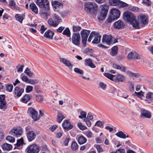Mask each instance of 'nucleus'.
<instances>
[{"instance_id":"1","label":"nucleus","mask_w":153,"mask_h":153,"mask_svg":"<svg viewBox=\"0 0 153 153\" xmlns=\"http://www.w3.org/2000/svg\"><path fill=\"white\" fill-rule=\"evenodd\" d=\"M85 10L88 13H95L98 10V6L94 2H88L84 4Z\"/></svg>"},{"instance_id":"2","label":"nucleus","mask_w":153,"mask_h":153,"mask_svg":"<svg viewBox=\"0 0 153 153\" xmlns=\"http://www.w3.org/2000/svg\"><path fill=\"white\" fill-rule=\"evenodd\" d=\"M102 42L104 43L110 45L117 42V41L111 35H105L102 37Z\"/></svg>"},{"instance_id":"3","label":"nucleus","mask_w":153,"mask_h":153,"mask_svg":"<svg viewBox=\"0 0 153 153\" xmlns=\"http://www.w3.org/2000/svg\"><path fill=\"white\" fill-rule=\"evenodd\" d=\"M36 3L40 8L48 10L49 9L48 1V0H37Z\"/></svg>"},{"instance_id":"4","label":"nucleus","mask_w":153,"mask_h":153,"mask_svg":"<svg viewBox=\"0 0 153 153\" xmlns=\"http://www.w3.org/2000/svg\"><path fill=\"white\" fill-rule=\"evenodd\" d=\"M89 33V31L85 30H83L81 32L80 34L82 38V42L84 47L86 46L87 38Z\"/></svg>"},{"instance_id":"5","label":"nucleus","mask_w":153,"mask_h":153,"mask_svg":"<svg viewBox=\"0 0 153 153\" xmlns=\"http://www.w3.org/2000/svg\"><path fill=\"white\" fill-rule=\"evenodd\" d=\"M28 113L34 121H36L39 120L38 113L33 108L31 107H29L28 109Z\"/></svg>"},{"instance_id":"6","label":"nucleus","mask_w":153,"mask_h":153,"mask_svg":"<svg viewBox=\"0 0 153 153\" xmlns=\"http://www.w3.org/2000/svg\"><path fill=\"white\" fill-rule=\"evenodd\" d=\"M22 130L21 128H14L9 132L10 134L16 137L20 136L22 133Z\"/></svg>"},{"instance_id":"7","label":"nucleus","mask_w":153,"mask_h":153,"mask_svg":"<svg viewBox=\"0 0 153 153\" xmlns=\"http://www.w3.org/2000/svg\"><path fill=\"white\" fill-rule=\"evenodd\" d=\"M123 17L126 21L130 23L131 22L135 17L133 14L130 12H126L124 13Z\"/></svg>"},{"instance_id":"8","label":"nucleus","mask_w":153,"mask_h":153,"mask_svg":"<svg viewBox=\"0 0 153 153\" xmlns=\"http://www.w3.org/2000/svg\"><path fill=\"white\" fill-rule=\"evenodd\" d=\"M127 57L129 59L138 60L141 59L142 56L136 52L134 51L129 52L127 56Z\"/></svg>"},{"instance_id":"9","label":"nucleus","mask_w":153,"mask_h":153,"mask_svg":"<svg viewBox=\"0 0 153 153\" xmlns=\"http://www.w3.org/2000/svg\"><path fill=\"white\" fill-rule=\"evenodd\" d=\"M80 35L79 33H73L72 37V42L75 45H79L80 44Z\"/></svg>"},{"instance_id":"10","label":"nucleus","mask_w":153,"mask_h":153,"mask_svg":"<svg viewBox=\"0 0 153 153\" xmlns=\"http://www.w3.org/2000/svg\"><path fill=\"white\" fill-rule=\"evenodd\" d=\"M27 151L28 153H38L39 149L37 145L33 144L27 147Z\"/></svg>"},{"instance_id":"11","label":"nucleus","mask_w":153,"mask_h":153,"mask_svg":"<svg viewBox=\"0 0 153 153\" xmlns=\"http://www.w3.org/2000/svg\"><path fill=\"white\" fill-rule=\"evenodd\" d=\"M141 117L147 118H150L151 117L150 112L144 108L141 109Z\"/></svg>"},{"instance_id":"12","label":"nucleus","mask_w":153,"mask_h":153,"mask_svg":"<svg viewBox=\"0 0 153 153\" xmlns=\"http://www.w3.org/2000/svg\"><path fill=\"white\" fill-rule=\"evenodd\" d=\"M138 21L140 23V26L142 27L147 24L148 22L147 17L145 15H142L139 16Z\"/></svg>"},{"instance_id":"13","label":"nucleus","mask_w":153,"mask_h":153,"mask_svg":"<svg viewBox=\"0 0 153 153\" xmlns=\"http://www.w3.org/2000/svg\"><path fill=\"white\" fill-rule=\"evenodd\" d=\"M111 15L114 18L117 19L120 16V12L116 8L112 9L111 10Z\"/></svg>"},{"instance_id":"14","label":"nucleus","mask_w":153,"mask_h":153,"mask_svg":"<svg viewBox=\"0 0 153 153\" xmlns=\"http://www.w3.org/2000/svg\"><path fill=\"white\" fill-rule=\"evenodd\" d=\"M24 91V89L21 88L19 87H16L13 92L15 97H19L22 94Z\"/></svg>"},{"instance_id":"15","label":"nucleus","mask_w":153,"mask_h":153,"mask_svg":"<svg viewBox=\"0 0 153 153\" xmlns=\"http://www.w3.org/2000/svg\"><path fill=\"white\" fill-rule=\"evenodd\" d=\"M59 61L61 62L65 65L69 69H71L72 68V65L71 62L67 59L63 58H60Z\"/></svg>"},{"instance_id":"16","label":"nucleus","mask_w":153,"mask_h":153,"mask_svg":"<svg viewBox=\"0 0 153 153\" xmlns=\"http://www.w3.org/2000/svg\"><path fill=\"white\" fill-rule=\"evenodd\" d=\"M27 136L28 141H31L35 138L36 134L34 131H28Z\"/></svg>"},{"instance_id":"17","label":"nucleus","mask_w":153,"mask_h":153,"mask_svg":"<svg viewBox=\"0 0 153 153\" xmlns=\"http://www.w3.org/2000/svg\"><path fill=\"white\" fill-rule=\"evenodd\" d=\"M29 10H31L32 12L35 14H37L38 13V8L36 4L33 2H32L30 4Z\"/></svg>"},{"instance_id":"18","label":"nucleus","mask_w":153,"mask_h":153,"mask_svg":"<svg viewBox=\"0 0 153 153\" xmlns=\"http://www.w3.org/2000/svg\"><path fill=\"white\" fill-rule=\"evenodd\" d=\"M125 27V25L122 21L118 20L114 24V27L118 29H122Z\"/></svg>"},{"instance_id":"19","label":"nucleus","mask_w":153,"mask_h":153,"mask_svg":"<svg viewBox=\"0 0 153 153\" xmlns=\"http://www.w3.org/2000/svg\"><path fill=\"white\" fill-rule=\"evenodd\" d=\"M63 128L66 130L71 129L73 127V126L71 124L70 122L67 120H65L62 124Z\"/></svg>"},{"instance_id":"20","label":"nucleus","mask_w":153,"mask_h":153,"mask_svg":"<svg viewBox=\"0 0 153 153\" xmlns=\"http://www.w3.org/2000/svg\"><path fill=\"white\" fill-rule=\"evenodd\" d=\"M5 95H0V108H4L6 107V102L5 100Z\"/></svg>"},{"instance_id":"21","label":"nucleus","mask_w":153,"mask_h":153,"mask_svg":"<svg viewBox=\"0 0 153 153\" xmlns=\"http://www.w3.org/2000/svg\"><path fill=\"white\" fill-rule=\"evenodd\" d=\"M54 33L49 30H47L45 33L44 36L47 39H52Z\"/></svg>"},{"instance_id":"22","label":"nucleus","mask_w":153,"mask_h":153,"mask_svg":"<svg viewBox=\"0 0 153 153\" xmlns=\"http://www.w3.org/2000/svg\"><path fill=\"white\" fill-rule=\"evenodd\" d=\"M97 33L95 34L94 36V39L92 42L93 44H98L99 43L101 39V36L99 35V33L96 32Z\"/></svg>"},{"instance_id":"23","label":"nucleus","mask_w":153,"mask_h":153,"mask_svg":"<svg viewBox=\"0 0 153 153\" xmlns=\"http://www.w3.org/2000/svg\"><path fill=\"white\" fill-rule=\"evenodd\" d=\"M112 67L115 69H119L123 72H125L126 68L124 66L119 65L115 63H113L112 64Z\"/></svg>"},{"instance_id":"24","label":"nucleus","mask_w":153,"mask_h":153,"mask_svg":"<svg viewBox=\"0 0 153 153\" xmlns=\"http://www.w3.org/2000/svg\"><path fill=\"white\" fill-rule=\"evenodd\" d=\"M64 118V117L62 113L60 111H58L56 118L57 121L59 123H60Z\"/></svg>"},{"instance_id":"25","label":"nucleus","mask_w":153,"mask_h":153,"mask_svg":"<svg viewBox=\"0 0 153 153\" xmlns=\"http://www.w3.org/2000/svg\"><path fill=\"white\" fill-rule=\"evenodd\" d=\"M53 6L55 9L62 8L63 7V5L59 2L55 1L52 2Z\"/></svg>"},{"instance_id":"26","label":"nucleus","mask_w":153,"mask_h":153,"mask_svg":"<svg viewBox=\"0 0 153 153\" xmlns=\"http://www.w3.org/2000/svg\"><path fill=\"white\" fill-rule=\"evenodd\" d=\"M48 23L49 26L53 27H56L59 25L58 22L54 21L52 19H49Z\"/></svg>"},{"instance_id":"27","label":"nucleus","mask_w":153,"mask_h":153,"mask_svg":"<svg viewBox=\"0 0 153 153\" xmlns=\"http://www.w3.org/2000/svg\"><path fill=\"white\" fill-rule=\"evenodd\" d=\"M130 23L132 25L133 27L136 29L139 28L141 27H142L140 26V23L139 22H137L135 19L132 21Z\"/></svg>"},{"instance_id":"28","label":"nucleus","mask_w":153,"mask_h":153,"mask_svg":"<svg viewBox=\"0 0 153 153\" xmlns=\"http://www.w3.org/2000/svg\"><path fill=\"white\" fill-rule=\"evenodd\" d=\"M85 62L86 65L92 68H94L96 67L95 65L93 63L90 59H85Z\"/></svg>"},{"instance_id":"29","label":"nucleus","mask_w":153,"mask_h":153,"mask_svg":"<svg viewBox=\"0 0 153 153\" xmlns=\"http://www.w3.org/2000/svg\"><path fill=\"white\" fill-rule=\"evenodd\" d=\"M100 7L101 9V12L106 14H107L109 8L108 5L106 4L102 5L100 6Z\"/></svg>"},{"instance_id":"30","label":"nucleus","mask_w":153,"mask_h":153,"mask_svg":"<svg viewBox=\"0 0 153 153\" xmlns=\"http://www.w3.org/2000/svg\"><path fill=\"white\" fill-rule=\"evenodd\" d=\"M87 141V139L85 137L81 135L79 137L78 142L79 144L81 145L85 143Z\"/></svg>"},{"instance_id":"31","label":"nucleus","mask_w":153,"mask_h":153,"mask_svg":"<svg viewBox=\"0 0 153 153\" xmlns=\"http://www.w3.org/2000/svg\"><path fill=\"white\" fill-rule=\"evenodd\" d=\"M2 149L4 150L9 151L12 148L11 145L8 143H4L2 145Z\"/></svg>"},{"instance_id":"32","label":"nucleus","mask_w":153,"mask_h":153,"mask_svg":"<svg viewBox=\"0 0 153 153\" xmlns=\"http://www.w3.org/2000/svg\"><path fill=\"white\" fill-rule=\"evenodd\" d=\"M111 51L110 53L111 55L114 56L116 55L117 53L118 47L117 46H115L112 47L111 49Z\"/></svg>"},{"instance_id":"33","label":"nucleus","mask_w":153,"mask_h":153,"mask_svg":"<svg viewBox=\"0 0 153 153\" xmlns=\"http://www.w3.org/2000/svg\"><path fill=\"white\" fill-rule=\"evenodd\" d=\"M31 96L26 94L22 97V101L26 103L31 99Z\"/></svg>"},{"instance_id":"34","label":"nucleus","mask_w":153,"mask_h":153,"mask_svg":"<svg viewBox=\"0 0 153 153\" xmlns=\"http://www.w3.org/2000/svg\"><path fill=\"white\" fill-rule=\"evenodd\" d=\"M25 73L28 76H35V74L33 71H30V69L27 68L25 71Z\"/></svg>"},{"instance_id":"35","label":"nucleus","mask_w":153,"mask_h":153,"mask_svg":"<svg viewBox=\"0 0 153 153\" xmlns=\"http://www.w3.org/2000/svg\"><path fill=\"white\" fill-rule=\"evenodd\" d=\"M146 100L147 101L153 100V93H148L146 96Z\"/></svg>"},{"instance_id":"36","label":"nucleus","mask_w":153,"mask_h":153,"mask_svg":"<svg viewBox=\"0 0 153 153\" xmlns=\"http://www.w3.org/2000/svg\"><path fill=\"white\" fill-rule=\"evenodd\" d=\"M107 14L102 12H100V14L97 16L98 19L100 20H104L106 18Z\"/></svg>"},{"instance_id":"37","label":"nucleus","mask_w":153,"mask_h":153,"mask_svg":"<svg viewBox=\"0 0 153 153\" xmlns=\"http://www.w3.org/2000/svg\"><path fill=\"white\" fill-rule=\"evenodd\" d=\"M134 94L140 99H142L144 97L143 93L142 91L139 92H135L134 93Z\"/></svg>"},{"instance_id":"38","label":"nucleus","mask_w":153,"mask_h":153,"mask_svg":"<svg viewBox=\"0 0 153 153\" xmlns=\"http://www.w3.org/2000/svg\"><path fill=\"white\" fill-rule=\"evenodd\" d=\"M62 34L70 37L71 33L69 28L68 27L66 28L63 32Z\"/></svg>"},{"instance_id":"39","label":"nucleus","mask_w":153,"mask_h":153,"mask_svg":"<svg viewBox=\"0 0 153 153\" xmlns=\"http://www.w3.org/2000/svg\"><path fill=\"white\" fill-rule=\"evenodd\" d=\"M119 1L117 0H109V3L112 6H117L119 5Z\"/></svg>"},{"instance_id":"40","label":"nucleus","mask_w":153,"mask_h":153,"mask_svg":"<svg viewBox=\"0 0 153 153\" xmlns=\"http://www.w3.org/2000/svg\"><path fill=\"white\" fill-rule=\"evenodd\" d=\"M15 18L16 20L19 22L20 23H22V21L23 19V17L20 14H16L15 15Z\"/></svg>"},{"instance_id":"41","label":"nucleus","mask_w":153,"mask_h":153,"mask_svg":"<svg viewBox=\"0 0 153 153\" xmlns=\"http://www.w3.org/2000/svg\"><path fill=\"white\" fill-rule=\"evenodd\" d=\"M116 135L121 138H125L126 137V135L122 131H120L116 133Z\"/></svg>"},{"instance_id":"42","label":"nucleus","mask_w":153,"mask_h":153,"mask_svg":"<svg viewBox=\"0 0 153 153\" xmlns=\"http://www.w3.org/2000/svg\"><path fill=\"white\" fill-rule=\"evenodd\" d=\"M80 115L79 116V118L82 119H84L86 118L87 113L86 112L82 111L80 113Z\"/></svg>"},{"instance_id":"43","label":"nucleus","mask_w":153,"mask_h":153,"mask_svg":"<svg viewBox=\"0 0 153 153\" xmlns=\"http://www.w3.org/2000/svg\"><path fill=\"white\" fill-rule=\"evenodd\" d=\"M39 82V80L36 79H29L28 83L32 85H35L38 84Z\"/></svg>"},{"instance_id":"44","label":"nucleus","mask_w":153,"mask_h":153,"mask_svg":"<svg viewBox=\"0 0 153 153\" xmlns=\"http://www.w3.org/2000/svg\"><path fill=\"white\" fill-rule=\"evenodd\" d=\"M128 75L131 77H138L139 76V74L137 73H133L130 71L127 72Z\"/></svg>"},{"instance_id":"45","label":"nucleus","mask_w":153,"mask_h":153,"mask_svg":"<svg viewBox=\"0 0 153 153\" xmlns=\"http://www.w3.org/2000/svg\"><path fill=\"white\" fill-rule=\"evenodd\" d=\"M33 89V87L31 85H28L26 86L25 91L27 93H29L32 91Z\"/></svg>"},{"instance_id":"46","label":"nucleus","mask_w":153,"mask_h":153,"mask_svg":"<svg viewBox=\"0 0 153 153\" xmlns=\"http://www.w3.org/2000/svg\"><path fill=\"white\" fill-rule=\"evenodd\" d=\"M125 79V77L122 75H119L116 77V79L119 82H123Z\"/></svg>"},{"instance_id":"47","label":"nucleus","mask_w":153,"mask_h":153,"mask_svg":"<svg viewBox=\"0 0 153 153\" xmlns=\"http://www.w3.org/2000/svg\"><path fill=\"white\" fill-rule=\"evenodd\" d=\"M71 147L73 150H76L77 149L78 147L77 143L75 142H72L71 145Z\"/></svg>"},{"instance_id":"48","label":"nucleus","mask_w":153,"mask_h":153,"mask_svg":"<svg viewBox=\"0 0 153 153\" xmlns=\"http://www.w3.org/2000/svg\"><path fill=\"white\" fill-rule=\"evenodd\" d=\"M111 153H126L125 150L123 149H118L116 151H112Z\"/></svg>"},{"instance_id":"49","label":"nucleus","mask_w":153,"mask_h":153,"mask_svg":"<svg viewBox=\"0 0 153 153\" xmlns=\"http://www.w3.org/2000/svg\"><path fill=\"white\" fill-rule=\"evenodd\" d=\"M99 87L102 90H105L106 88L107 85L103 82H100L99 83Z\"/></svg>"},{"instance_id":"50","label":"nucleus","mask_w":153,"mask_h":153,"mask_svg":"<svg viewBox=\"0 0 153 153\" xmlns=\"http://www.w3.org/2000/svg\"><path fill=\"white\" fill-rule=\"evenodd\" d=\"M85 134L88 138H91L93 137V134L92 132L89 130H88L85 132Z\"/></svg>"},{"instance_id":"51","label":"nucleus","mask_w":153,"mask_h":153,"mask_svg":"<svg viewBox=\"0 0 153 153\" xmlns=\"http://www.w3.org/2000/svg\"><path fill=\"white\" fill-rule=\"evenodd\" d=\"M81 29V27L80 26H73V30L74 32H77L80 31Z\"/></svg>"},{"instance_id":"52","label":"nucleus","mask_w":153,"mask_h":153,"mask_svg":"<svg viewBox=\"0 0 153 153\" xmlns=\"http://www.w3.org/2000/svg\"><path fill=\"white\" fill-rule=\"evenodd\" d=\"M97 33H96V32L95 31H92L91 32V33L90 34V36L88 38V41L89 42H90L91 41V40L92 38L94 37V35L95 34Z\"/></svg>"},{"instance_id":"53","label":"nucleus","mask_w":153,"mask_h":153,"mask_svg":"<svg viewBox=\"0 0 153 153\" xmlns=\"http://www.w3.org/2000/svg\"><path fill=\"white\" fill-rule=\"evenodd\" d=\"M78 126L79 128L81 130H84L87 129V127L82 124L81 123H78Z\"/></svg>"},{"instance_id":"54","label":"nucleus","mask_w":153,"mask_h":153,"mask_svg":"<svg viewBox=\"0 0 153 153\" xmlns=\"http://www.w3.org/2000/svg\"><path fill=\"white\" fill-rule=\"evenodd\" d=\"M53 18L56 20L57 22H58V24L61 21V19L60 18V17L56 15V14H54L53 16Z\"/></svg>"},{"instance_id":"55","label":"nucleus","mask_w":153,"mask_h":153,"mask_svg":"<svg viewBox=\"0 0 153 153\" xmlns=\"http://www.w3.org/2000/svg\"><path fill=\"white\" fill-rule=\"evenodd\" d=\"M104 75L111 80H112L113 77L114 76L112 75L111 74L108 73H105L104 74Z\"/></svg>"},{"instance_id":"56","label":"nucleus","mask_w":153,"mask_h":153,"mask_svg":"<svg viewBox=\"0 0 153 153\" xmlns=\"http://www.w3.org/2000/svg\"><path fill=\"white\" fill-rule=\"evenodd\" d=\"M82 120L85 122L87 126L88 127H90L91 126V123L90 121V120H88L86 119H82Z\"/></svg>"},{"instance_id":"57","label":"nucleus","mask_w":153,"mask_h":153,"mask_svg":"<svg viewBox=\"0 0 153 153\" xmlns=\"http://www.w3.org/2000/svg\"><path fill=\"white\" fill-rule=\"evenodd\" d=\"M23 143V140L22 139H21L17 140V143H16V145L17 147H19L21 145H22Z\"/></svg>"},{"instance_id":"58","label":"nucleus","mask_w":153,"mask_h":153,"mask_svg":"<svg viewBox=\"0 0 153 153\" xmlns=\"http://www.w3.org/2000/svg\"><path fill=\"white\" fill-rule=\"evenodd\" d=\"M7 140L9 142L11 143L13 142L15 140L14 138L13 137L10 136H8L6 138Z\"/></svg>"},{"instance_id":"59","label":"nucleus","mask_w":153,"mask_h":153,"mask_svg":"<svg viewBox=\"0 0 153 153\" xmlns=\"http://www.w3.org/2000/svg\"><path fill=\"white\" fill-rule=\"evenodd\" d=\"M21 78L23 81L26 82L27 83H28L29 79H28L27 76H23L21 77Z\"/></svg>"},{"instance_id":"60","label":"nucleus","mask_w":153,"mask_h":153,"mask_svg":"<svg viewBox=\"0 0 153 153\" xmlns=\"http://www.w3.org/2000/svg\"><path fill=\"white\" fill-rule=\"evenodd\" d=\"M94 146L97 149L98 152H103V149L100 147V145H95Z\"/></svg>"},{"instance_id":"61","label":"nucleus","mask_w":153,"mask_h":153,"mask_svg":"<svg viewBox=\"0 0 153 153\" xmlns=\"http://www.w3.org/2000/svg\"><path fill=\"white\" fill-rule=\"evenodd\" d=\"M24 66V65H22L21 66L20 65H19L18 66H17L16 68H17V72H22Z\"/></svg>"},{"instance_id":"62","label":"nucleus","mask_w":153,"mask_h":153,"mask_svg":"<svg viewBox=\"0 0 153 153\" xmlns=\"http://www.w3.org/2000/svg\"><path fill=\"white\" fill-rule=\"evenodd\" d=\"M13 86L12 85H8L6 87V90L9 92H11L13 88Z\"/></svg>"},{"instance_id":"63","label":"nucleus","mask_w":153,"mask_h":153,"mask_svg":"<svg viewBox=\"0 0 153 153\" xmlns=\"http://www.w3.org/2000/svg\"><path fill=\"white\" fill-rule=\"evenodd\" d=\"M116 19L114 18V17L113 18V17H112V16L111 15H110L109 16V17L107 19V20L108 22V23H111Z\"/></svg>"},{"instance_id":"64","label":"nucleus","mask_w":153,"mask_h":153,"mask_svg":"<svg viewBox=\"0 0 153 153\" xmlns=\"http://www.w3.org/2000/svg\"><path fill=\"white\" fill-rule=\"evenodd\" d=\"M142 3L146 6H149L151 4V2L149 0H143Z\"/></svg>"}]
</instances>
